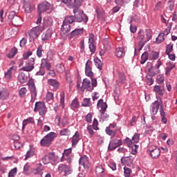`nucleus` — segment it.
Segmentation results:
<instances>
[{
  "label": "nucleus",
  "mask_w": 177,
  "mask_h": 177,
  "mask_svg": "<svg viewBox=\"0 0 177 177\" xmlns=\"http://www.w3.org/2000/svg\"><path fill=\"white\" fill-rule=\"evenodd\" d=\"M151 37V30L146 29L145 32L143 30H140L138 32V39H140V41L138 42V48H135V53H136V50H138V52L142 50L146 42H149Z\"/></svg>",
  "instance_id": "nucleus-1"
},
{
  "label": "nucleus",
  "mask_w": 177,
  "mask_h": 177,
  "mask_svg": "<svg viewBox=\"0 0 177 177\" xmlns=\"http://www.w3.org/2000/svg\"><path fill=\"white\" fill-rule=\"evenodd\" d=\"M91 82L88 78L84 79L82 83L77 82V89L82 91V92H84L85 89L91 92L93 88L97 86V80L95 78H91Z\"/></svg>",
  "instance_id": "nucleus-2"
},
{
  "label": "nucleus",
  "mask_w": 177,
  "mask_h": 177,
  "mask_svg": "<svg viewBox=\"0 0 177 177\" xmlns=\"http://www.w3.org/2000/svg\"><path fill=\"white\" fill-rule=\"evenodd\" d=\"M73 13L75 15V21L77 23H84V24L88 23V16L84 13V11H80L78 8H75Z\"/></svg>",
  "instance_id": "nucleus-3"
},
{
  "label": "nucleus",
  "mask_w": 177,
  "mask_h": 177,
  "mask_svg": "<svg viewBox=\"0 0 177 177\" xmlns=\"http://www.w3.org/2000/svg\"><path fill=\"white\" fill-rule=\"evenodd\" d=\"M56 138L55 132H50L44 136L40 141V145L44 147H49L52 145L54 139Z\"/></svg>",
  "instance_id": "nucleus-4"
},
{
  "label": "nucleus",
  "mask_w": 177,
  "mask_h": 177,
  "mask_svg": "<svg viewBox=\"0 0 177 177\" xmlns=\"http://www.w3.org/2000/svg\"><path fill=\"white\" fill-rule=\"evenodd\" d=\"M34 111L39 112V115L41 117H45L46 113H48V108H46V105H45V102H37L35 103Z\"/></svg>",
  "instance_id": "nucleus-5"
},
{
  "label": "nucleus",
  "mask_w": 177,
  "mask_h": 177,
  "mask_svg": "<svg viewBox=\"0 0 177 177\" xmlns=\"http://www.w3.org/2000/svg\"><path fill=\"white\" fill-rule=\"evenodd\" d=\"M28 86L30 88V95H31V100L30 102L34 103L35 100L37 99V88L35 87V82H34V79H30L28 80Z\"/></svg>",
  "instance_id": "nucleus-6"
},
{
  "label": "nucleus",
  "mask_w": 177,
  "mask_h": 177,
  "mask_svg": "<svg viewBox=\"0 0 177 177\" xmlns=\"http://www.w3.org/2000/svg\"><path fill=\"white\" fill-rule=\"evenodd\" d=\"M57 2H61V3H64L66 6H68V8H76V9H78L80 6H81V4L82 2H84V0H74V4H73L72 0H57Z\"/></svg>",
  "instance_id": "nucleus-7"
},
{
  "label": "nucleus",
  "mask_w": 177,
  "mask_h": 177,
  "mask_svg": "<svg viewBox=\"0 0 177 177\" xmlns=\"http://www.w3.org/2000/svg\"><path fill=\"white\" fill-rule=\"evenodd\" d=\"M53 11V7L47 1H45L38 6V12L40 13V15L44 13V12L52 13Z\"/></svg>",
  "instance_id": "nucleus-8"
},
{
  "label": "nucleus",
  "mask_w": 177,
  "mask_h": 177,
  "mask_svg": "<svg viewBox=\"0 0 177 177\" xmlns=\"http://www.w3.org/2000/svg\"><path fill=\"white\" fill-rule=\"evenodd\" d=\"M27 66H24L21 68L22 71H27L30 73V71H32L35 68L34 64H35V59L34 57H31L28 59L26 62Z\"/></svg>",
  "instance_id": "nucleus-9"
},
{
  "label": "nucleus",
  "mask_w": 177,
  "mask_h": 177,
  "mask_svg": "<svg viewBox=\"0 0 177 177\" xmlns=\"http://www.w3.org/2000/svg\"><path fill=\"white\" fill-rule=\"evenodd\" d=\"M88 46L91 53L96 52V46H95V35L91 33L88 38Z\"/></svg>",
  "instance_id": "nucleus-10"
},
{
  "label": "nucleus",
  "mask_w": 177,
  "mask_h": 177,
  "mask_svg": "<svg viewBox=\"0 0 177 177\" xmlns=\"http://www.w3.org/2000/svg\"><path fill=\"white\" fill-rule=\"evenodd\" d=\"M122 145V141L121 140V139L112 140L109 143V150H111V151L115 150L117 147H120V146H121Z\"/></svg>",
  "instance_id": "nucleus-11"
},
{
  "label": "nucleus",
  "mask_w": 177,
  "mask_h": 177,
  "mask_svg": "<svg viewBox=\"0 0 177 177\" xmlns=\"http://www.w3.org/2000/svg\"><path fill=\"white\" fill-rule=\"evenodd\" d=\"M79 164L80 165L84 167V169H89V166L91 165V164L89 163V158H88L86 156H83L80 157Z\"/></svg>",
  "instance_id": "nucleus-12"
},
{
  "label": "nucleus",
  "mask_w": 177,
  "mask_h": 177,
  "mask_svg": "<svg viewBox=\"0 0 177 177\" xmlns=\"http://www.w3.org/2000/svg\"><path fill=\"white\" fill-rule=\"evenodd\" d=\"M92 66V61L91 59H88L86 63L85 66V74L87 77H90L91 78H93V72H92V68L91 67Z\"/></svg>",
  "instance_id": "nucleus-13"
},
{
  "label": "nucleus",
  "mask_w": 177,
  "mask_h": 177,
  "mask_svg": "<svg viewBox=\"0 0 177 177\" xmlns=\"http://www.w3.org/2000/svg\"><path fill=\"white\" fill-rule=\"evenodd\" d=\"M55 152H50L44 155L42 158L44 164H49L50 161H55Z\"/></svg>",
  "instance_id": "nucleus-14"
},
{
  "label": "nucleus",
  "mask_w": 177,
  "mask_h": 177,
  "mask_svg": "<svg viewBox=\"0 0 177 177\" xmlns=\"http://www.w3.org/2000/svg\"><path fill=\"white\" fill-rule=\"evenodd\" d=\"M58 171H59V172H64V176H67V175H70V174H71V168L65 164L59 165L58 167Z\"/></svg>",
  "instance_id": "nucleus-15"
},
{
  "label": "nucleus",
  "mask_w": 177,
  "mask_h": 177,
  "mask_svg": "<svg viewBox=\"0 0 177 177\" xmlns=\"http://www.w3.org/2000/svg\"><path fill=\"white\" fill-rule=\"evenodd\" d=\"M160 106H161V102L158 101H155L151 105V114L152 115H156L157 113H158V109H160Z\"/></svg>",
  "instance_id": "nucleus-16"
},
{
  "label": "nucleus",
  "mask_w": 177,
  "mask_h": 177,
  "mask_svg": "<svg viewBox=\"0 0 177 177\" xmlns=\"http://www.w3.org/2000/svg\"><path fill=\"white\" fill-rule=\"evenodd\" d=\"M10 96V91L8 88H1L0 90V100H6Z\"/></svg>",
  "instance_id": "nucleus-17"
},
{
  "label": "nucleus",
  "mask_w": 177,
  "mask_h": 177,
  "mask_svg": "<svg viewBox=\"0 0 177 177\" xmlns=\"http://www.w3.org/2000/svg\"><path fill=\"white\" fill-rule=\"evenodd\" d=\"M95 174L97 177H104L106 176V169L102 165L95 167Z\"/></svg>",
  "instance_id": "nucleus-18"
},
{
  "label": "nucleus",
  "mask_w": 177,
  "mask_h": 177,
  "mask_svg": "<svg viewBox=\"0 0 177 177\" xmlns=\"http://www.w3.org/2000/svg\"><path fill=\"white\" fill-rule=\"evenodd\" d=\"M122 163L126 165V167H132L133 164V158L130 156H126L121 158Z\"/></svg>",
  "instance_id": "nucleus-19"
},
{
  "label": "nucleus",
  "mask_w": 177,
  "mask_h": 177,
  "mask_svg": "<svg viewBox=\"0 0 177 177\" xmlns=\"http://www.w3.org/2000/svg\"><path fill=\"white\" fill-rule=\"evenodd\" d=\"M12 71H16V66H11L4 74V78H6V80H7L8 81H9L12 78V77H13V75H12Z\"/></svg>",
  "instance_id": "nucleus-20"
},
{
  "label": "nucleus",
  "mask_w": 177,
  "mask_h": 177,
  "mask_svg": "<svg viewBox=\"0 0 177 177\" xmlns=\"http://www.w3.org/2000/svg\"><path fill=\"white\" fill-rule=\"evenodd\" d=\"M52 34L53 32H52L51 29H48L46 32H44L41 35V41H48V39H50L52 37Z\"/></svg>",
  "instance_id": "nucleus-21"
},
{
  "label": "nucleus",
  "mask_w": 177,
  "mask_h": 177,
  "mask_svg": "<svg viewBox=\"0 0 177 177\" xmlns=\"http://www.w3.org/2000/svg\"><path fill=\"white\" fill-rule=\"evenodd\" d=\"M50 63L48 62L46 59H41V64H40V68H46L48 71H50Z\"/></svg>",
  "instance_id": "nucleus-22"
},
{
  "label": "nucleus",
  "mask_w": 177,
  "mask_h": 177,
  "mask_svg": "<svg viewBox=\"0 0 177 177\" xmlns=\"http://www.w3.org/2000/svg\"><path fill=\"white\" fill-rule=\"evenodd\" d=\"M61 31L63 32V34H67L71 31V26H70V24H67L64 21H63V24L61 28Z\"/></svg>",
  "instance_id": "nucleus-23"
},
{
  "label": "nucleus",
  "mask_w": 177,
  "mask_h": 177,
  "mask_svg": "<svg viewBox=\"0 0 177 177\" xmlns=\"http://www.w3.org/2000/svg\"><path fill=\"white\" fill-rule=\"evenodd\" d=\"M97 109H101L100 112L106 111L107 110V104L100 99L97 104Z\"/></svg>",
  "instance_id": "nucleus-24"
},
{
  "label": "nucleus",
  "mask_w": 177,
  "mask_h": 177,
  "mask_svg": "<svg viewBox=\"0 0 177 177\" xmlns=\"http://www.w3.org/2000/svg\"><path fill=\"white\" fill-rule=\"evenodd\" d=\"M82 34H84V28H76L71 32V38H74V37H78V35H81Z\"/></svg>",
  "instance_id": "nucleus-25"
},
{
  "label": "nucleus",
  "mask_w": 177,
  "mask_h": 177,
  "mask_svg": "<svg viewBox=\"0 0 177 177\" xmlns=\"http://www.w3.org/2000/svg\"><path fill=\"white\" fill-rule=\"evenodd\" d=\"M48 85H50V86H53V88L54 89H58L59 86H60V84H59V82H57V80H55V79H49L48 80Z\"/></svg>",
  "instance_id": "nucleus-26"
},
{
  "label": "nucleus",
  "mask_w": 177,
  "mask_h": 177,
  "mask_svg": "<svg viewBox=\"0 0 177 177\" xmlns=\"http://www.w3.org/2000/svg\"><path fill=\"white\" fill-rule=\"evenodd\" d=\"M28 77L26 75V73L21 72L18 75V81L20 84H26Z\"/></svg>",
  "instance_id": "nucleus-27"
},
{
  "label": "nucleus",
  "mask_w": 177,
  "mask_h": 177,
  "mask_svg": "<svg viewBox=\"0 0 177 177\" xmlns=\"http://www.w3.org/2000/svg\"><path fill=\"white\" fill-rule=\"evenodd\" d=\"M120 127L116 128L115 130H112L110 127H106L105 131L106 135H109V136H113V138H114L117 134V131H120Z\"/></svg>",
  "instance_id": "nucleus-28"
},
{
  "label": "nucleus",
  "mask_w": 177,
  "mask_h": 177,
  "mask_svg": "<svg viewBox=\"0 0 177 177\" xmlns=\"http://www.w3.org/2000/svg\"><path fill=\"white\" fill-rule=\"evenodd\" d=\"M72 146H77L80 142V133L76 131L75 135L72 137Z\"/></svg>",
  "instance_id": "nucleus-29"
},
{
  "label": "nucleus",
  "mask_w": 177,
  "mask_h": 177,
  "mask_svg": "<svg viewBox=\"0 0 177 177\" xmlns=\"http://www.w3.org/2000/svg\"><path fill=\"white\" fill-rule=\"evenodd\" d=\"M22 21L23 19H21V17L17 15L11 21L12 24L17 27H19V26H21Z\"/></svg>",
  "instance_id": "nucleus-30"
},
{
  "label": "nucleus",
  "mask_w": 177,
  "mask_h": 177,
  "mask_svg": "<svg viewBox=\"0 0 177 177\" xmlns=\"http://www.w3.org/2000/svg\"><path fill=\"white\" fill-rule=\"evenodd\" d=\"M52 24H53V20L50 17L44 18L43 23V27H44V28H46V27H50Z\"/></svg>",
  "instance_id": "nucleus-31"
},
{
  "label": "nucleus",
  "mask_w": 177,
  "mask_h": 177,
  "mask_svg": "<svg viewBox=\"0 0 177 177\" xmlns=\"http://www.w3.org/2000/svg\"><path fill=\"white\" fill-rule=\"evenodd\" d=\"M153 149H155L149 154L152 158H158L160 154V149L157 148V147H153Z\"/></svg>",
  "instance_id": "nucleus-32"
},
{
  "label": "nucleus",
  "mask_w": 177,
  "mask_h": 177,
  "mask_svg": "<svg viewBox=\"0 0 177 177\" xmlns=\"http://www.w3.org/2000/svg\"><path fill=\"white\" fill-rule=\"evenodd\" d=\"M53 99H55L53 93L48 92L46 95V102H47L48 104H50L51 103H53Z\"/></svg>",
  "instance_id": "nucleus-33"
},
{
  "label": "nucleus",
  "mask_w": 177,
  "mask_h": 177,
  "mask_svg": "<svg viewBox=\"0 0 177 177\" xmlns=\"http://www.w3.org/2000/svg\"><path fill=\"white\" fill-rule=\"evenodd\" d=\"M74 21H75V15L74 16H73V15L66 16L64 20V22L68 24H73V23H74Z\"/></svg>",
  "instance_id": "nucleus-34"
},
{
  "label": "nucleus",
  "mask_w": 177,
  "mask_h": 177,
  "mask_svg": "<svg viewBox=\"0 0 177 177\" xmlns=\"http://www.w3.org/2000/svg\"><path fill=\"white\" fill-rule=\"evenodd\" d=\"M174 68H175V64H173L171 62H169L167 64V66L166 68V75H169V73H171V71H172V70H174Z\"/></svg>",
  "instance_id": "nucleus-35"
},
{
  "label": "nucleus",
  "mask_w": 177,
  "mask_h": 177,
  "mask_svg": "<svg viewBox=\"0 0 177 177\" xmlns=\"http://www.w3.org/2000/svg\"><path fill=\"white\" fill-rule=\"evenodd\" d=\"M115 55L117 57H123L124 56H125V53L124 52V48H116Z\"/></svg>",
  "instance_id": "nucleus-36"
},
{
  "label": "nucleus",
  "mask_w": 177,
  "mask_h": 177,
  "mask_svg": "<svg viewBox=\"0 0 177 177\" xmlns=\"http://www.w3.org/2000/svg\"><path fill=\"white\" fill-rule=\"evenodd\" d=\"M131 166H124V175L125 177H131V174H132Z\"/></svg>",
  "instance_id": "nucleus-37"
},
{
  "label": "nucleus",
  "mask_w": 177,
  "mask_h": 177,
  "mask_svg": "<svg viewBox=\"0 0 177 177\" xmlns=\"http://www.w3.org/2000/svg\"><path fill=\"white\" fill-rule=\"evenodd\" d=\"M153 91L156 92V93H158V95H160V96H162V95H164V90L162 89V87H161V86H155L153 87Z\"/></svg>",
  "instance_id": "nucleus-38"
},
{
  "label": "nucleus",
  "mask_w": 177,
  "mask_h": 177,
  "mask_svg": "<svg viewBox=\"0 0 177 177\" xmlns=\"http://www.w3.org/2000/svg\"><path fill=\"white\" fill-rule=\"evenodd\" d=\"M147 60H149V53L145 51L141 56V64H145Z\"/></svg>",
  "instance_id": "nucleus-39"
},
{
  "label": "nucleus",
  "mask_w": 177,
  "mask_h": 177,
  "mask_svg": "<svg viewBox=\"0 0 177 177\" xmlns=\"http://www.w3.org/2000/svg\"><path fill=\"white\" fill-rule=\"evenodd\" d=\"M35 154V150L34 149L30 148L26 153L25 160H28V158H31V157H34Z\"/></svg>",
  "instance_id": "nucleus-40"
},
{
  "label": "nucleus",
  "mask_w": 177,
  "mask_h": 177,
  "mask_svg": "<svg viewBox=\"0 0 177 177\" xmlns=\"http://www.w3.org/2000/svg\"><path fill=\"white\" fill-rule=\"evenodd\" d=\"M56 70L57 71V73H64V71H66V67H64V64H57L56 65Z\"/></svg>",
  "instance_id": "nucleus-41"
},
{
  "label": "nucleus",
  "mask_w": 177,
  "mask_h": 177,
  "mask_svg": "<svg viewBox=\"0 0 177 177\" xmlns=\"http://www.w3.org/2000/svg\"><path fill=\"white\" fill-rule=\"evenodd\" d=\"M78 107H80V102H78V99L75 98L71 104V109L74 110V109H78Z\"/></svg>",
  "instance_id": "nucleus-42"
},
{
  "label": "nucleus",
  "mask_w": 177,
  "mask_h": 177,
  "mask_svg": "<svg viewBox=\"0 0 177 177\" xmlns=\"http://www.w3.org/2000/svg\"><path fill=\"white\" fill-rule=\"evenodd\" d=\"M94 62H95L96 67L99 70H102V68H103V62L102 61H100V59H99V58H95Z\"/></svg>",
  "instance_id": "nucleus-43"
},
{
  "label": "nucleus",
  "mask_w": 177,
  "mask_h": 177,
  "mask_svg": "<svg viewBox=\"0 0 177 177\" xmlns=\"http://www.w3.org/2000/svg\"><path fill=\"white\" fill-rule=\"evenodd\" d=\"M16 55H17V48H12L10 52L8 53V59H13V57H15V56H16Z\"/></svg>",
  "instance_id": "nucleus-44"
},
{
  "label": "nucleus",
  "mask_w": 177,
  "mask_h": 177,
  "mask_svg": "<svg viewBox=\"0 0 177 177\" xmlns=\"http://www.w3.org/2000/svg\"><path fill=\"white\" fill-rule=\"evenodd\" d=\"M39 35L35 30H32V29L30 30L29 33V37L32 41H34V39H37L38 38Z\"/></svg>",
  "instance_id": "nucleus-45"
},
{
  "label": "nucleus",
  "mask_w": 177,
  "mask_h": 177,
  "mask_svg": "<svg viewBox=\"0 0 177 177\" xmlns=\"http://www.w3.org/2000/svg\"><path fill=\"white\" fill-rule=\"evenodd\" d=\"M42 171H44L42 166H39L37 168L32 169V173L33 174V175H38L41 174Z\"/></svg>",
  "instance_id": "nucleus-46"
},
{
  "label": "nucleus",
  "mask_w": 177,
  "mask_h": 177,
  "mask_svg": "<svg viewBox=\"0 0 177 177\" xmlns=\"http://www.w3.org/2000/svg\"><path fill=\"white\" fill-rule=\"evenodd\" d=\"M131 149V154H136L138 153V149H139V145L136 144H133L131 146L129 147Z\"/></svg>",
  "instance_id": "nucleus-47"
},
{
  "label": "nucleus",
  "mask_w": 177,
  "mask_h": 177,
  "mask_svg": "<svg viewBox=\"0 0 177 177\" xmlns=\"http://www.w3.org/2000/svg\"><path fill=\"white\" fill-rule=\"evenodd\" d=\"M33 31L37 32L38 35L41 34L44 30H45V28L43 26H36L32 29Z\"/></svg>",
  "instance_id": "nucleus-48"
},
{
  "label": "nucleus",
  "mask_w": 177,
  "mask_h": 177,
  "mask_svg": "<svg viewBox=\"0 0 177 177\" xmlns=\"http://www.w3.org/2000/svg\"><path fill=\"white\" fill-rule=\"evenodd\" d=\"M71 131L68 129H64L60 131L59 132V135L61 136H68V135H70Z\"/></svg>",
  "instance_id": "nucleus-49"
},
{
  "label": "nucleus",
  "mask_w": 177,
  "mask_h": 177,
  "mask_svg": "<svg viewBox=\"0 0 177 177\" xmlns=\"http://www.w3.org/2000/svg\"><path fill=\"white\" fill-rule=\"evenodd\" d=\"M82 106L84 107H89V106H91V98H85L82 103Z\"/></svg>",
  "instance_id": "nucleus-50"
},
{
  "label": "nucleus",
  "mask_w": 177,
  "mask_h": 177,
  "mask_svg": "<svg viewBox=\"0 0 177 177\" xmlns=\"http://www.w3.org/2000/svg\"><path fill=\"white\" fill-rule=\"evenodd\" d=\"M44 51L43 47L41 45L39 46L37 50L36 55L37 57H42V52Z\"/></svg>",
  "instance_id": "nucleus-51"
},
{
  "label": "nucleus",
  "mask_w": 177,
  "mask_h": 177,
  "mask_svg": "<svg viewBox=\"0 0 177 177\" xmlns=\"http://www.w3.org/2000/svg\"><path fill=\"white\" fill-rule=\"evenodd\" d=\"M140 138V135L139 133H135L132 137V142L133 144L139 143V138Z\"/></svg>",
  "instance_id": "nucleus-52"
},
{
  "label": "nucleus",
  "mask_w": 177,
  "mask_h": 177,
  "mask_svg": "<svg viewBox=\"0 0 177 177\" xmlns=\"http://www.w3.org/2000/svg\"><path fill=\"white\" fill-rule=\"evenodd\" d=\"M71 154V149H65L63 153V156L62 157L61 161H64V156H66V157H68Z\"/></svg>",
  "instance_id": "nucleus-53"
},
{
  "label": "nucleus",
  "mask_w": 177,
  "mask_h": 177,
  "mask_svg": "<svg viewBox=\"0 0 177 177\" xmlns=\"http://www.w3.org/2000/svg\"><path fill=\"white\" fill-rule=\"evenodd\" d=\"M165 39L164 38V33H160L157 37H156V42L157 44H161V42H163V41Z\"/></svg>",
  "instance_id": "nucleus-54"
},
{
  "label": "nucleus",
  "mask_w": 177,
  "mask_h": 177,
  "mask_svg": "<svg viewBox=\"0 0 177 177\" xmlns=\"http://www.w3.org/2000/svg\"><path fill=\"white\" fill-rule=\"evenodd\" d=\"M32 124L34 123V118H29L28 119H26L23 122V128H24L25 125H27V124Z\"/></svg>",
  "instance_id": "nucleus-55"
},
{
  "label": "nucleus",
  "mask_w": 177,
  "mask_h": 177,
  "mask_svg": "<svg viewBox=\"0 0 177 177\" xmlns=\"http://www.w3.org/2000/svg\"><path fill=\"white\" fill-rule=\"evenodd\" d=\"M19 95L21 97H24V96H26V93H27V88H26V87H23L21 88L19 91Z\"/></svg>",
  "instance_id": "nucleus-56"
},
{
  "label": "nucleus",
  "mask_w": 177,
  "mask_h": 177,
  "mask_svg": "<svg viewBox=\"0 0 177 177\" xmlns=\"http://www.w3.org/2000/svg\"><path fill=\"white\" fill-rule=\"evenodd\" d=\"M17 174V168L15 167L11 169L8 173V177H14Z\"/></svg>",
  "instance_id": "nucleus-57"
},
{
  "label": "nucleus",
  "mask_w": 177,
  "mask_h": 177,
  "mask_svg": "<svg viewBox=\"0 0 177 177\" xmlns=\"http://www.w3.org/2000/svg\"><path fill=\"white\" fill-rule=\"evenodd\" d=\"M172 50H174V44H168L167 46H166V53L167 55H169V53L171 52H172Z\"/></svg>",
  "instance_id": "nucleus-58"
},
{
  "label": "nucleus",
  "mask_w": 177,
  "mask_h": 177,
  "mask_svg": "<svg viewBox=\"0 0 177 177\" xmlns=\"http://www.w3.org/2000/svg\"><path fill=\"white\" fill-rule=\"evenodd\" d=\"M64 97H65L64 92L61 93V94H60V104H61L62 109H64Z\"/></svg>",
  "instance_id": "nucleus-59"
},
{
  "label": "nucleus",
  "mask_w": 177,
  "mask_h": 177,
  "mask_svg": "<svg viewBox=\"0 0 177 177\" xmlns=\"http://www.w3.org/2000/svg\"><path fill=\"white\" fill-rule=\"evenodd\" d=\"M93 127L92 125L88 126L87 127V131L91 136V138H92L93 136V135L95 134V131H93Z\"/></svg>",
  "instance_id": "nucleus-60"
},
{
  "label": "nucleus",
  "mask_w": 177,
  "mask_h": 177,
  "mask_svg": "<svg viewBox=\"0 0 177 177\" xmlns=\"http://www.w3.org/2000/svg\"><path fill=\"white\" fill-rule=\"evenodd\" d=\"M17 15H16V12L15 11H11L10 12L9 15H8V19L9 20H10L11 21L15 18L17 17Z\"/></svg>",
  "instance_id": "nucleus-61"
},
{
  "label": "nucleus",
  "mask_w": 177,
  "mask_h": 177,
  "mask_svg": "<svg viewBox=\"0 0 177 177\" xmlns=\"http://www.w3.org/2000/svg\"><path fill=\"white\" fill-rule=\"evenodd\" d=\"M157 84H162L164 82V75H159L156 79Z\"/></svg>",
  "instance_id": "nucleus-62"
},
{
  "label": "nucleus",
  "mask_w": 177,
  "mask_h": 177,
  "mask_svg": "<svg viewBox=\"0 0 177 177\" xmlns=\"http://www.w3.org/2000/svg\"><path fill=\"white\" fill-rule=\"evenodd\" d=\"M98 124H99V122H97V120L94 119L93 122V125L91 127H93V129H95V131H97L99 129V127H97Z\"/></svg>",
  "instance_id": "nucleus-63"
},
{
  "label": "nucleus",
  "mask_w": 177,
  "mask_h": 177,
  "mask_svg": "<svg viewBox=\"0 0 177 177\" xmlns=\"http://www.w3.org/2000/svg\"><path fill=\"white\" fill-rule=\"evenodd\" d=\"M32 55V52L31 51H28L25 53L23 54V57L24 60H27L28 59L29 56H31Z\"/></svg>",
  "instance_id": "nucleus-64"
}]
</instances>
